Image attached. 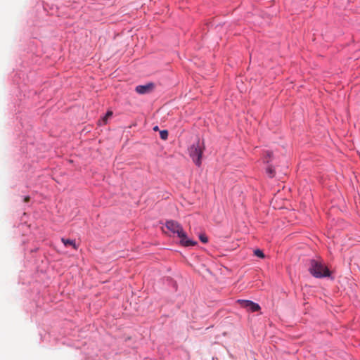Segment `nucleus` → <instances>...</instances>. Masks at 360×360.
<instances>
[{"label":"nucleus","mask_w":360,"mask_h":360,"mask_svg":"<svg viewBox=\"0 0 360 360\" xmlns=\"http://www.w3.org/2000/svg\"><path fill=\"white\" fill-rule=\"evenodd\" d=\"M160 136L162 140H166L168 137V131L167 130H162L160 132Z\"/></svg>","instance_id":"nucleus-10"},{"label":"nucleus","mask_w":360,"mask_h":360,"mask_svg":"<svg viewBox=\"0 0 360 360\" xmlns=\"http://www.w3.org/2000/svg\"><path fill=\"white\" fill-rule=\"evenodd\" d=\"M112 115V112L108 111L106 115L103 117L102 121L103 122V124H105L107 122L108 117H111Z\"/></svg>","instance_id":"nucleus-11"},{"label":"nucleus","mask_w":360,"mask_h":360,"mask_svg":"<svg viewBox=\"0 0 360 360\" xmlns=\"http://www.w3.org/2000/svg\"><path fill=\"white\" fill-rule=\"evenodd\" d=\"M199 238L202 243H206L207 242V237L205 235H200Z\"/></svg>","instance_id":"nucleus-12"},{"label":"nucleus","mask_w":360,"mask_h":360,"mask_svg":"<svg viewBox=\"0 0 360 360\" xmlns=\"http://www.w3.org/2000/svg\"><path fill=\"white\" fill-rule=\"evenodd\" d=\"M308 270L316 278L330 277L331 274V271L328 266L321 260L319 259H310Z\"/></svg>","instance_id":"nucleus-2"},{"label":"nucleus","mask_w":360,"mask_h":360,"mask_svg":"<svg viewBox=\"0 0 360 360\" xmlns=\"http://www.w3.org/2000/svg\"><path fill=\"white\" fill-rule=\"evenodd\" d=\"M30 196H26V197L24 198V202H28L30 201Z\"/></svg>","instance_id":"nucleus-13"},{"label":"nucleus","mask_w":360,"mask_h":360,"mask_svg":"<svg viewBox=\"0 0 360 360\" xmlns=\"http://www.w3.org/2000/svg\"><path fill=\"white\" fill-rule=\"evenodd\" d=\"M237 302L240 304L241 307L251 312L258 311L261 309L257 303L250 300H238Z\"/></svg>","instance_id":"nucleus-4"},{"label":"nucleus","mask_w":360,"mask_h":360,"mask_svg":"<svg viewBox=\"0 0 360 360\" xmlns=\"http://www.w3.org/2000/svg\"><path fill=\"white\" fill-rule=\"evenodd\" d=\"M153 83H148L144 85H139L136 87V91L139 94H145L150 93L154 89Z\"/></svg>","instance_id":"nucleus-5"},{"label":"nucleus","mask_w":360,"mask_h":360,"mask_svg":"<svg viewBox=\"0 0 360 360\" xmlns=\"http://www.w3.org/2000/svg\"><path fill=\"white\" fill-rule=\"evenodd\" d=\"M273 157V152L271 150H265L263 153V162L269 165Z\"/></svg>","instance_id":"nucleus-6"},{"label":"nucleus","mask_w":360,"mask_h":360,"mask_svg":"<svg viewBox=\"0 0 360 360\" xmlns=\"http://www.w3.org/2000/svg\"><path fill=\"white\" fill-rule=\"evenodd\" d=\"M61 240L65 246L72 245L75 250L77 249V246L76 245L75 240H70V239H65L63 238L61 239Z\"/></svg>","instance_id":"nucleus-7"},{"label":"nucleus","mask_w":360,"mask_h":360,"mask_svg":"<svg viewBox=\"0 0 360 360\" xmlns=\"http://www.w3.org/2000/svg\"><path fill=\"white\" fill-rule=\"evenodd\" d=\"M153 130H154V131H157V130H158V126H155V127L153 128Z\"/></svg>","instance_id":"nucleus-14"},{"label":"nucleus","mask_w":360,"mask_h":360,"mask_svg":"<svg viewBox=\"0 0 360 360\" xmlns=\"http://www.w3.org/2000/svg\"><path fill=\"white\" fill-rule=\"evenodd\" d=\"M204 149V143L200 140H198L196 143L191 145L188 148L190 157L192 158L193 162L198 167L201 165V158Z\"/></svg>","instance_id":"nucleus-3"},{"label":"nucleus","mask_w":360,"mask_h":360,"mask_svg":"<svg viewBox=\"0 0 360 360\" xmlns=\"http://www.w3.org/2000/svg\"><path fill=\"white\" fill-rule=\"evenodd\" d=\"M266 172L270 178H273L275 176V170L272 165H268V167L266 169Z\"/></svg>","instance_id":"nucleus-8"},{"label":"nucleus","mask_w":360,"mask_h":360,"mask_svg":"<svg viewBox=\"0 0 360 360\" xmlns=\"http://www.w3.org/2000/svg\"><path fill=\"white\" fill-rule=\"evenodd\" d=\"M254 254H255V255H256L257 257H258L259 258H264V257H265L263 251L261 250L260 249H256L254 251Z\"/></svg>","instance_id":"nucleus-9"},{"label":"nucleus","mask_w":360,"mask_h":360,"mask_svg":"<svg viewBox=\"0 0 360 360\" xmlns=\"http://www.w3.org/2000/svg\"><path fill=\"white\" fill-rule=\"evenodd\" d=\"M165 227L174 234H176L180 238V243L185 247L193 246L197 242L187 238L186 233L182 226L177 221L169 220L165 223Z\"/></svg>","instance_id":"nucleus-1"}]
</instances>
